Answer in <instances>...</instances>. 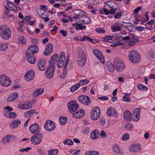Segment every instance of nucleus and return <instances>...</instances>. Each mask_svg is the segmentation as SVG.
<instances>
[{
  "label": "nucleus",
  "mask_w": 155,
  "mask_h": 155,
  "mask_svg": "<svg viewBox=\"0 0 155 155\" xmlns=\"http://www.w3.org/2000/svg\"><path fill=\"white\" fill-rule=\"evenodd\" d=\"M39 9V12L41 13H43L44 14H47V13L46 12L47 8L46 5H41Z\"/></svg>",
  "instance_id": "32"
},
{
  "label": "nucleus",
  "mask_w": 155,
  "mask_h": 155,
  "mask_svg": "<svg viewBox=\"0 0 155 155\" xmlns=\"http://www.w3.org/2000/svg\"><path fill=\"white\" fill-rule=\"evenodd\" d=\"M111 28L112 30L113 31L115 32L119 31L121 30V28L118 25H115L114 26H111Z\"/></svg>",
  "instance_id": "50"
},
{
  "label": "nucleus",
  "mask_w": 155,
  "mask_h": 155,
  "mask_svg": "<svg viewBox=\"0 0 155 155\" xmlns=\"http://www.w3.org/2000/svg\"><path fill=\"white\" fill-rule=\"evenodd\" d=\"M129 58L130 60L134 63H138L140 60V55L134 50H132L129 52Z\"/></svg>",
  "instance_id": "2"
},
{
  "label": "nucleus",
  "mask_w": 155,
  "mask_h": 155,
  "mask_svg": "<svg viewBox=\"0 0 155 155\" xmlns=\"http://www.w3.org/2000/svg\"><path fill=\"white\" fill-rule=\"evenodd\" d=\"M89 132V129L87 127H85L84 128L82 131V132L84 134H86Z\"/></svg>",
  "instance_id": "62"
},
{
  "label": "nucleus",
  "mask_w": 155,
  "mask_h": 155,
  "mask_svg": "<svg viewBox=\"0 0 155 155\" xmlns=\"http://www.w3.org/2000/svg\"><path fill=\"white\" fill-rule=\"evenodd\" d=\"M19 41V43L25 44L26 42V39L23 36H20L18 37Z\"/></svg>",
  "instance_id": "45"
},
{
  "label": "nucleus",
  "mask_w": 155,
  "mask_h": 155,
  "mask_svg": "<svg viewBox=\"0 0 155 155\" xmlns=\"http://www.w3.org/2000/svg\"><path fill=\"white\" fill-rule=\"evenodd\" d=\"M114 66L118 71H122L125 68V65L123 61L119 58L114 59Z\"/></svg>",
  "instance_id": "3"
},
{
  "label": "nucleus",
  "mask_w": 155,
  "mask_h": 155,
  "mask_svg": "<svg viewBox=\"0 0 155 155\" xmlns=\"http://www.w3.org/2000/svg\"><path fill=\"white\" fill-rule=\"evenodd\" d=\"M125 127L128 130H131L133 128V125L130 123H127L125 126Z\"/></svg>",
  "instance_id": "52"
},
{
  "label": "nucleus",
  "mask_w": 155,
  "mask_h": 155,
  "mask_svg": "<svg viewBox=\"0 0 155 155\" xmlns=\"http://www.w3.org/2000/svg\"><path fill=\"white\" fill-rule=\"evenodd\" d=\"M108 6L110 8H111L110 10V13L111 14L115 13L117 11L120 9V7L118 5L112 1H109Z\"/></svg>",
  "instance_id": "9"
},
{
  "label": "nucleus",
  "mask_w": 155,
  "mask_h": 155,
  "mask_svg": "<svg viewBox=\"0 0 155 155\" xmlns=\"http://www.w3.org/2000/svg\"><path fill=\"white\" fill-rule=\"evenodd\" d=\"M55 128L54 123L51 120H48L46 122L44 128L48 131H52L54 130Z\"/></svg>",
  "instance_id": "12"
},
{
  "label": "nucleus",
  "mask_w": 155,
  "mask_h": 155,
  "mask_svg": "<svg viewBox=\"0 0 155 155\" xmlns=\"http://www.w3.org/2000/svg\"><path fill=\"white\" fill-rule=\"evenodd\" d=\"M59 55L58 54H55L54 55L52 56L51 59L50 60H52L53 62L56 63L58 58Z\"/></svg>",
  "instance_id": "49"
},
{
  "label": "nucleus",
  "mask_w": 155,
  "mask_h": 155,
  "mask_svg": "<svg viewBox=\"0 0 155 155\" xmlns=\"http://www.w3.org/2000/svg\"><path fill=\"white\" fill-rule=\"evenodd\" d=\"M28 61L31 64H35L36 61L35 58L31 55L27 57Z\"/></svg>",
  "instance_id": "35"
},
{
  "label": "nucleus",
  "mask_w": 155,
  "mask_h": 155,
  "mask_svg": "<svg viewBox=\"0 0 155 155\" xmlns=\"http://www.w3.org/2000/svg\"><path fill=\"white\" fill-rule=\"evenodd\" d=\"M124 119L127 121L131 120V114L128 110H126L124 114Z\"/></svg>",
  "instance_id": "28"
},
{
  "label": "nucleus",
  "mask_w": 155,
  "mask_h": 155,
  "mask_svg": "<svg viewBox=\"0 0 155 155\" xmlns=\"http://www.w3.org/2000/svg\"><path fill=\"white\" fill-rule=\"evenodd\" d=\"M95 31L98 33H104L105 31L104 29L101 28H96L95 30Z\"/></svg>",
  "instance_id": "64"
},
{
  "label": "nucleus",
  "mask_w": 155,
  "mask_h": 155,
  "mask_svg": "<svg viewBox=\"0 0 155 155\" xmlns=\"http://www.w3.org/2000/svg\"><path fill=\"white\" fill-rule=\"evenodd\" d=\"M121 12H118L114 15V17L115 18H120L121 16Z\"/></svg>",
  "instance_id": "63"
},
{
  "label": "nucleus",
  "mask_w": 155,
  "mask_h": 155,
  "mask_svg": "<svg viewBox=\"0 0 155 155\" xmlns=\"http://www.w3.org/2000/svg\"><path fill=\"white\" fill-rule=\"evenodd\" d=\"M39 126L36 123L31 125L29 127V130L32 133L39 134Z\"/></svg>",
  "instance_id": "17"
},
{
  "label": "nucleus",
  "mask_w": 155,
  "mask_h": 155,
  "mask_svg": "<svg viewBox=\"0 0 155 155\" xmlns=\"http://www.w3.org/2000/svg\"><path fill=\"white\" fill-rule=\"evenodd\" d=\"M73 26L76 27L75 29L78 30H81L83 29H85L86 28V27L85 25H82V24L75 23L73 24Z\"/></svg>",
  "instance_id": "30"
},
{
  "label": "nucleus",
  "mask_w": 155,
  "mask_h": 155,
  "mask_svg": "<svg viewBox=\"0 0 155 155\" xmlns=\"http://www.w3.org/2000/svg\"><path fill=\"white\" fill-rule=\"evenodd\" d=\"M0 35L4 39H8L11 36V31L9 28H7V26H3L0 27Z\"/></svg>",
  "instance_id": "1"
},
{
  "label": "nucleus",
  "mask_w": 155,
  "mask_h": 155,
  "mask_svg": "<svg viewBox=\"0 0 155 155\" xmlns=\"http://www.w3.org/2000/svg\"><path fill=\"white\" fill-rule=\"evenodd\" d=\"M122 25L124 27V28L127 29L128 30H131V27H135L134 25L130 22H123L122 23Z\"/></svg>",
  "instance_id": "27"
},
{
  "label": "nucleus",
  "mask_w": 155,
  "mask_h": 155,
  "mask_svg": "<svg viewBox=\"0 0 155 155\" xmlns=\"http://www.w3.org/2000/svg\"><path fill=\"white\" fill-rule=\"evenodd\" d=\"M99 132L97 130H94L92 131L91 134V138L92 140L97 139L99 136Z\"/></svg>",
  "instance_id": "26"
},
{
  "label": "nucleus",
  "mask_w": 155,
  "mask_h": 155,
  "mask_svg": "<svg viewBox=\"0 0 155 155\" xmlns=\"http://www.w3.org/2000/svg\"><path fill=\"white\" fill-rule=\"evenodd\" d=\"M86 61V58L85 53L82 51H80L77 58V64L79 66H83L85 64Z\"/></svg>",
  "instance_id": "4"
},
{
  "label": "nucleus",
  "mask_w": 155,
  "mask_h": 155,
  "mask_svg": "<svg viewBox=\"0 0 155 155\" xmlns=\"http://www.w3.org/2000/svg\"><path fill=\"white\" fill-rule=\"evenodd\" d=\"M55 70L51 69V68H47L45 72V75L47 78L51 79L53 77Z\"/></svg>",
  "instance_id": "21"
},
{
  "label": "nucleus",
  "mask_w": 155,
  "mask_h": 155,
  "mask_svg": "<svg viewBox=\"0 0 155 155\" xmlns=\"http://www.w3.org/2000/svg\"><path fill=\"white\" fill-rule=\"evenodd\" d=\"M110 66H108V65L107 64V66L108 67L107 69L109 71L113 72L114 71V68L113 66V65L111 64H110Z\"/></svg>",
  "instance_id": "58"
},
{
  "label": "nucleus",
  "mask_w": 155,
  "mask_h": 155,
  "mask_svg": "<svg viewBox=\"0 0 155 155\" xmlns=\"http://www.w3.org/2000/svg\"><path fill=\"white\" fill-rule=\"evenodd\" d=\"M140 108H137L135 109L131 117V120L137 122L140 118Z\"/></svg>",
  "instance_id": "11"
},
{
  "label": "nucleus",
  "mask_w": 155,
  "mask_h": 155,
  "mask_svg": "<svg viewBox=\"0 0 155 155\" xmlns=\"http://www.w3.org/2000/svg\"><path fill=\"white\" fill-rule=\"evenodd\" d=\"M129 138V136L127 134H124L122 137V139L124 141H126L127 140H128Z\"/></svg>",
  "instance_id": "56"
},
{
  "label": "nucleus",
  "mask_w": 155,
  "mask_h": 155,
  "mask_svg": "<svg viewBox=\"0 0 155 155\" xmlns=\"http://www.w3.org/2000/svg\"><path fill=\"white\" fill-rule=\"evenodd\" d=\"M101 40L103 41H105L107 42H111L113 40H111L109 37V36L106 35L104 37L102 38Z\"/></svg>",
  "instance_id": "47"
},
{
  "label": "nucleus",
  "mask_w": 155,
  "mask_h": 155,
  "mask_svg": "<svg viewBox=\"0 0 155 155\" xmlns=\"http://www.w3.org/2000/svg\"><path fill=\"white\" fill-rule=\"evenodd\" d=\"M31 147H27L25 148H21L20 150V151L21 152H23L24 151L27 152L29 150H31Z\"/></svg>",
  "instance_id": "61"
},
{
  "label": "nucleus",
  "mask_w": 155,
  "mask_h": 155,
  "mask_svg": "<svg viewBox=\"0 0 155 155\" xmlns=\"http://www.w3.org/2000/svg\"><path fill=\"white\" fill-rule=\"evenodd\" d=\"M100 12L101 14H104L103 12H104L105 14L108 15L109 14L110 12H109L108 10L106 9L105 8H102L100 10Z\"/></svg>",
  "instance_id": "46"
},
{
  "label": "nucleus",
  "mask_w": 155,
  "mask_h": 155,
  "mask_svg": "<svg viewBox=\"0 0 155 155\" xmlns=\"http://www.w3.org/2000/svg\"><path fill=\"white\" fill-rule=\"evenodd\" d=\"M139 41V40L137 39H131L129 41V44L130 45H134L135 43L137 41Z\"/></svg>",
  "instance_id": "53"
},
{
  "label": "nucleus",
  "mask_w": 155,
  "mask_h": 155,
  "mask_svg": "<svg viewBox=\"0 0 155 155\" xmlns=\"http://www.w3.org/2000/svg\"><path fill=\"white\" fill-rule=\"evenodd\" d=\"M67 106L69 112L71 113L74 112L79 108V106L74 101H70L68 103Z\"/></svg>",
  "instance_id": "6"
},
{
  "label": "nucleus",
  "mask_w": 155,
  "mask_h": 155,
  "mask_svg": "<svg viewBox=\"0 0 155 155\" xmlns=\"http://www.w3.org/2000/svg\"><path fill=\"white\" fill-rule=\"evenodd\" d=\"M137 87L140 90L143 91H147L148 88L147 87L140 84L137 86Z\"/></svg>",
  "instance_id": "44"
},
{
  "label": "nucleus",
  "mask_w": 155,
  "mask_h": 155,
  "mask_svg": "<svg viewBox=\"0 0 155 155\" xmlns=\"http://www.w3.org/2000/svg\"><path fill=\"white\" fill-rule=\"evenodd\" d=\"M21 123V122L19 120H13L12 123L10 124V127L12 129H15L17 128Z\"/></svg>",
  "instance_id": "25"
},
{
  "label": "nucleus",
  "mask_w": 155,
  "mask_h": 155,
  "mask_svg": "<svg viewBox=\"0 0 155 155\" xmlns=\"http://www.w3.org/2000/svg\"><path fill=\"white\" fill-rule=\"evenodd\" d=\"M35 112L34 110L32 109L28 110L24 113V114L25 116L27 117V114L30 115L32 113Z\"/></svg>",
  "instance_id": "57"
},
{
  "label": "nucleus",
  "mask_w": 155,
  "mask_h": 155,
  "mask_svg": "<svg viewBox=\"0 0 155 155\" xmlns=\"http://www.w3.org/2000/svg\"><path fill=\"white\" fill-rule=\"evenodd\" d=\"M18 97V94L16 92H14L11 94L7 99L8 102H11L16 100Z\"/></svg>",
  "instance_id": "20"
},
{
  "label": "nucleus",
  "mask_w": 155,
  "mask_h": 155,
  "mask_svg": "<svg viewBox=\"0 0 155 155\" xmlns=\"http://www.w3.org/2000/svg\"><path fill=\"white\" fill-rule=\"evenodd\" d=\"M31 140L33 144L35 145H38L39 144V134H35L31 137Z\"/></svg>",
  "instance_id": "19"
},
{
  "label": "nucleus",
  "mask_w": 155,
  "mask_h": 155,
  "mask_svg": "<svg viewBox=\"0 0 155 155\" xmlns=\"http://www.w3.org/2000/svg\"><path fill=\"white\" fill-rule=\"evenodd\" d=\"M56 63L53 61L52 60H50L49 61V65L47 68H51V69L55 70V64Z\"/></svg>",
  "instance_id": "34"
},
{
  "label": "nucleus",
  "mask_w": 155,
  "mask_h": 155,
  "mask_svg": "<svg viewBox=\"0 0 155 155\" xmlns=\"http://www.w3.org/2000/svg\"><path fill=\"white\" fill-rule=\"evenodd\" d=\"M45 59H41L39 61V70L43 71L45 68Z\"/></svg>",
  "instance_id": "29"
},
{
  "label": "nucleus",
  "mask_w": 155,
  "mask_h": 155,
  "mask_svg": "<svg viewBox=\"0 0 155 155\" xmlns=\"http://www.w3.org/2000/svg\"><path fill=\"white\" fill-rule=\"evenodd\" d=\"M85 112L82 109H80L79 111L73 114V117L79 118L82 117L84 114Z\"/></svg>",
  "instance_id": "24"
},
{
  "label": "nucleus",
  "mask_w": 155,
  "mask_h": 155,
  "mask_svg": "<svg viewBox=\"0 0 155 155\" xmlns=\"http://www.w3.org/2000/svg\"><path fill=\"white\" fill-rule=\"evenodd\" d=\"M53 51V45L51 43H48L47 45L46 48L44 53L45 56H48L51 54Z\"/></svg>",
  "instance_id": "14"
},
{
  "label": "nucleus",
  "mask_w": 155,
  "mask_h": 155,
  "mask_svg": "<svg viewBox=\"0 0 155 155\" xmlns=\"http://www.w3.org/2000/svg\"><path fill=\"white\" fill-rule=\"evenodd\" d=\"M145 29H150V28H147V27L144 28L142 26H138L136 28V29H137L138 31H141Z\"/></svg>",
  "instance_id": "59"
},
{
  "label": "nucleus",
  "mask_w": 155,
  "mask_h": 155,
  "mask_svg": "<svg viewBox=\"0 0 155 155\" xmlns=\"http://www.w3.org/2000/svg\"><path fill=\"white\" fill-rule=\"evenodd\" d=\"M113 151L117 154H122L124 152L120 148L117 144H114L112 147Z\"/></svg>",
  "instance_id": "22"
},
{
  "label": "nucleus",
  "mask_w": 155,
  "mask_h": 155,
  "mask_svg": "<svg viewBox=\"0 0 155 155\" xmlns=\"http://www.w3.org/2000/svg\"><path fill=\"white\" fill-rule=\"evenodd\" d=\"M63 143L64 144L71 145L73 144L74 142L71 139H68L64 140Z\"/></svg>",
  "instance_id": "42"
},
{
  "label": "nucleus",
  "mask_w": 155,
  "mask_h": 155,
  "mask_svg": "<svg viewBox=\"0 0 155 155\" xmlns=\"http://www.w3.org/2000/svg\"><path fill=\"white\" fill-rule=\"evenodd\" d=\"M85 36H86L84 35L83 37H74V39L80 41H86V38L85 37Z\"/></svg>",
  "instance_id": "48"
},
{
  "label": "nucleus",
  "mask_w": 155,
  "mask_h": 155,
  "mask_svg": "<svg viewBox=\"0 0 155 155\" xmlns=\"http://www.w3.org/2000/svg\"><path fill=\"white\" fill-rule=\"evenodd\" d=\"M85 37L86 38V41L87 40L89 41L92 42L93 43H96L97 42V40L95 39H93L87 36H86Z\"/></svg>",
  "instance_id": "55"
},
{
  "label": "nucleus",
  "mask_w": 155,
  "mask_h": 155,
  "mask_svg": "<svg viewBox=\"0 0 155 155\" xmlns=\"http://www.w3.org/2000/svg\"><path fill=\"white\" fill-rule=\"evenodd\" d=\"M38 48V46L35 45H31L30 46L29 48L27 49L26 52L25 54L26 57H29L32 55L34 54L37 53L38 52L37 51Z\"/></svg>",
  "instance_id": "7"
},
{
  "label": "nucleus",
  "mask_w": 155,
  "mask_h": 155,
  "mask_svg": "<svg viewBox=\"0 0 155 155\" xmlns=\"http://www.w3.org/2000/svg\"><path fill=\"white\" fill-rule=\"evenodd\" d=\"M31 18V17L29 15H27L25 16L24 18L22 21V22H24L25 23L28 21Z\"/></svg>",
  "instance_id": "54"
},
{
  "label": "nucleus",
  "mask_w": 155,
  "mask_h": 155,
  "mask_svg": "<svg viewBox=\"0 0 155 155\" xmlns=\"http://www.w3.org/2000/svg\"><path fill=\"white\" fill-rule=\"evenodd\" d=\"M65 59L64 54H61L59 60L57 64V66L59 68H61L63 67Z\"/></svg>",
  "instance_id": "18"
},
{
  "label": "nucleus",
  "mask_w": 155,
  "mask_h": 155,
  "mask_svg": "<svg viewBox=\"0 0 155 155\" xmlns=\"http://www.w3.org/2000/svg\"><path fill=\"white\" fill-rule=\"evenodd\" d=\"M8 45L6 43H2L0 45V50L4 51L7 49Z\"/></svg>",
  "instance_id": "37"
},
{
  "label": "nucleus",
  "mask_w": 155,
  "mask_h": 155,
  "mask_svg": "<svg viewBox=\"0 0 155 155\" xmlns=\"http://www.w3.org/2000/svg\"><path fill=\"white\" fill-rule=\"evenodd\" d=\"M32 104L31 103H28L26 104H23L22 105L21 108V109H28L31 107Z\"/></svg>",
  "instance_id": "41"
},
{
  "label": "nucleus",
  "mask_w": 155,
  "mask_h": 155,
  "mask_svg": "<svg viewBox=\"0 0 155 155\" xmlns=\"http://www.w3.org/2000/svg\"><path fill=\"white\" fill-rule=\"evenodd\" d=\"M141 149V146L138 144H134L132 145L129 148L130 151L133 153L137 152Z\"/></svg>",
  "instance_id": "16"
},
{
  "label": "nucleus",
  "mask_w": 155,
  "mask_h": 155,
  "mask_svg": "<svg viewBox=\"0 0 155 155\" xmlns=\"http://www.w3.org/2000/svg\"><path fill=\"white\" fill-rule=\"evenodd\" d=\"M74 13L75 15L78 16L79 17L83 16L84 15H85L86 13L84 12H83L79 10H76L75 11Z\"/></svg>",
  "instance_id": "31"
},
{
  "label": "nucleus",
  "mask_w": 155,
  "mask_h": 155,
  "mask_svg": "<svg viewBox=\"0 0 155 155\" xmlns=\"http://www.w3.org/2000/svg\"><path fill=\"white\" fill-rule=\"evenodd\" d=\"M47 14H44L43 13H41L39 14V16L40 15V17L44 19V20L45 22H47L49 20V19L48 17V16Z\"/></svg>",
  "instance_id": "36"
},
{
  "label": "nucleus",
  "mask_w": 155,
  "mask_h": 155,
  "mask_svg": "<svg viewBox=\"0 0 155 155\" xmlns=\"http://www.w3.org/2000/svg\"><path fill=\"white\" fill-rule=\"evenodd\" d=\"M100 110L98 107H94L91 112V117L94 120H96L99 118L100 114Z\"/></svg>",
  "instance_id": "8"
},
{
  "label": "nucleus",
  "mask_w": 155,
  "mask_h": 155,
  "mask_svg": "<svg viewBox=\"0 0 155 155\" xmlns=\"http://www.w3.org/2000/svg\"><path fill=\"white\" fill-rule=\"evenodd\" d=\"M7 116L8 118H14L17 115L15 112H11L10 115L8 114Z\"/></svg>",
  "instance_id": "60"
},
{
  "label": "nucleus",
  "mask_w": 155,
  "mask_h": 155,
  "mask_svg": "<svg viewBox=\"0 0 155 155\" xmlns=\"http://www.w3.org/2000/svg\"><path fill=\"white\" fill-rule=\"evenodd\" d=\"M94 53L96 57L100 61L102 64H104V59L103 56L99 51L97 49H94Z\"/></svg>",
  "instance_id": "15"
},
{
  "label": "nucleus",
  "mask_w": 155,
  "mask_h": 155,
  "mask_svg": "<svg viewBox=\"0 0 155 155\" xmlns=\"http://www.w3.org/2000/svg\"><path fill=\"white\" fill-rule=\"evenodd\" d=\"M35 77V72L34 71L30 70L27 71L24 76L25 80L29 81L33 79Z\"/></svg>",
  "instance_id": "13"
},
{
  "label": "nucleus",
  "mask_w": 155,
  "mask_h": 155,
  "mask_svg": "<svg viewBox=\"0 0 155 155\" xmlns=\"http://www.w3.org/2000/svg\"><path fill=\"white\" fill-rule=\"evenodd\" d=\"M10 137V136L9 135H8L3 137L2 139V143L3 144L9 143V140Z\"/></svg>",
  "instance_id": "40"
},
{
  "label": "nucleus",
  "mask_w": 155,
  "mask_h": 155,
  "mask_svg": "<svg viewBox=\"0 0 155 155\" xmlns=\"http://www.w3.org/2000/svg\"><path fill=\"white\" fill-rule=\"evenodd\" d=\"M58 152V149H52L48 151V155H56Z\"/></svg>",
  "instance_id": "39"
},
{
  "label": "nucleus",
  "mask_w": 155,
  "mask_h": 155,
  "mask_svg": "<svg viewBox=\"0 0 155 155\" xmlns=\"http://www.w3.org/2000/svg\"><path fill=\"white\" fill-rule=\"evenodd\" d=\"M89 82L90 81L88 80L85 79L80 81L78 84L79 85V87L80 86H82L84 85H86L88 84Z\"/></svg>",
  "instance_id": "33"
},
{
  "label": "nucleus",
  "mask_w": 155,
  "mask_h": 155,
  "mask_svg": "<svg viewBox=\"0 0 155 155\" xmlns=\"http://www.w3.org/2000/svg\"><path fill=\"white\" fill-rule=\"evenodd\" d=\"M79 21V22H82L83 24H88L91 22L90 18L88 17L85 16V15H84L82 17H80Z\"/></svg>",
  "instance_id": "23"
},
{
  "label": "nucleus",
  "mask_w": 155,
  "mask_h": 155,
  "mask_svg": "<svg viewBox=\"0 0 155 155\" xmlns=\"http://www.w3.org/2000/svg\"><path fill=\"white\" fill-rule=\"evenodd\" d=\"M11 83L10 80L6 75H2L0 76V84L2 86L8 87Z\"/></svg>",
  "instance_id": "5"
},
{
  "label": "nucleus",
  "mask_w": 155,
  "mask_h": 155,
  "mask_svg": "<svg viewBox=\"0 0 155 155\" xmlns=\"http://www.w3.org/2000/svg\"><path fill=\"white\" fill-rule=\"evenodd\" d=\"M78 99L82 104L88 106L91 103V100L88 96L81 95L78 97Z\"/></svg>",
  "instance_id": "10"
},
{
  "label": "nucleus",
  "mask_w": 155,
  "mask_h": 155,
  "mask_svg": "<svg viewBox=\"0 0 155 155\" xmlns=\"http://www.w3.org/2000/svg\"><path fill=\"white\" fill-rule=\"evenodd\" d=\"M79 87V85L78 84L74 85L71 87L70 91L72 92H73L78 89Z\"/></svg>",
  "instance_id": "43"
},
{
  "label": "nucleus",
  "mask_w": 155,
  "mask_h": 155,
  "mask_svg": "<svg viewBox=\"0 0 155 155\" xmlns=\"http://www.w3.org/2000/svg\"><path fill=\"white\" fill-rule=\"evenodd\" d=\"M59 121L61 125H64L67 121V118L66 117H61L59 118Z\"/></svg>",
  "instance_id": "38"
},
{
  "label": "nucleus",
  "mask_w": 155,
  "mask_h": 155,
  "mask_svg": "<svg viewBox=\"0 0 155 155\" xmlns=\"http://www.w3.org/2000/svg\"><path fill=\"white\" fill-rule=\"evenodd\" d=\"M114 110L112 107H110L107 109L106 112L107 115L110 117H111L112 115V110Z\"/></svg>",
  "instance_id": "51"
}]
</instances>
